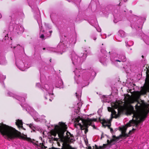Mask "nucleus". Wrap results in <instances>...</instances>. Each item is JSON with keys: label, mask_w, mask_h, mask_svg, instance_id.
<instances>
[{"label": "nucleus", "mask_w": 149, "mask_h": 149, "mask_svg": "<svg viewBox=\"0 0 149 149\" xmlns=\"http://www.w3.org/2000/svg\"><path fill=\"white\" fill-rule=\"evenodd\" d=\"M134 95L135 97H130L127 100L129 104L127 107L126 112L129 115L136 114L141 115V113L140 114V112L143 107L144 103L142 100L140 102L138 99L140 95L139 91L135 92Z\"/></svg>", "instance_id": "nucleus-1"}, {"label": "nucleus", "mask_w": 149, "mask_h": 149, "mask_svg": "<svg viewBox=\"0 0 149 149\" xmlns=\"http://www.w3.org/2000/svg\"><path fill=\"white\" fill-rule=\"evenodd\" d=\"M76 42V39L75 38H71L69 40V39H67L66 40L63 41L59 43L57 46V49L54 48H50L49 50L52 52H58L61 54H62L61 52L62 51L63 52L65 51V49L66 48L70 46L74 45Z\"/></svg>", "instance_id": "nucleus-2"}, {"label": "nucleus", "mask_w": 149, "mask_h": 149, "mask_svg": "<svg viewBox=\"0 0 149 149\" xmlns=\"http://www.w3.org/2000/svg\"><path fill=\"white\" fill-rule=\"evenodd\" d=\"M93 119L88 118L86 119L81 118L80 117L76 118L75 119V126L77 128L81 130H84V132L86 134L88 132L87 127L90 125H92Z\"/></svg>", "instance_id": "nucleus-3"}, {"label": "nucleus", "mask_w": 149, "mask_h": 149, "mask_svg": "<svg viewBox=\"0 0 149 149\" xmlns=\"http://www.w3.org/2000/svg\"><path fill=\"white\" fill-rule=\"evenodd\" d=\"M87 56L86 53L83 54L82 56L78 57V56L74 52L72 53L71 58L73 64L75 65L80 64L85 59Z\"/></svg>", "instance_id": "nucleus-4"}, {"label": "nucleus", "mask_w": 149, "mask_h": 149, "mask_svg": "<svg viewBox=\"0 0 149 149\" xmlns=\"http://www.w3.org/2000/svg\"><path fill=\"white\" fill-rule=\"evenodd\" d=\"M45 90L47 92L46 95L45 96L46 100L49 99V101H52L53 98V94L51 93L52 88L49 87L48 84H46L45 86Z\"/></svg>", "instance_id": "nucleus-5"}, {"label": "nucleus", "mask_w": 149, "mask_h": 149, "mask_svg": "<svg viewBox=\"0 0 149 149\" xmlns=\"http://www.w3.org/2000/svg\"><path fill=\"white\" fill-rule=\"evenodd\" d=\"M98 120L100 122L102 125V126L105 128L106 127H107L109 129L111 128V119H100V117L99 118Z\"/></svg>", "instance_id": "nucleus-6"}, {"label": "nucleus", "mask_w": 149, "mask_h": 149, "mask_svg": "<svg viewBox=\"0 0 149 149\" xmlns=\"http://www.w3.org/2000/svg\"><path fill=\"white\" fill-rule=\"evenodd\" d=\"M7 95L8 96H12L21 102H23L25 101V98L24 97H22L21 96L14 94L10 92H8Z\"/></svg>", "instance_id": "nucleus-7"}, {"label": "nucleus", "mask_w": 149, "mask_h": 149, "mask_svg": "<svg viewBox=\"0 0 149 149\" xmlns=\"http://www.w3.org/2000/svg\"><path fill=\"white\" fill-rule=\"evenodd\" d=\"M16 64L18 68L22 71H24L26 68H28L26 64H24L23 62L21 61H19L18 62L16 61Z\"/></svg>", "instance_id": "nucleus-8"}, {"label": "nucleus", "mask_w": 149, "mask_h": 149, "mask_svg": "<svg viewBox=\"0 0 149 149\" xmlns=\"http://www.w3.org/2000/svg\"><path fill=\"white\" fill-rule=\"evenodd\" d=\"M81 69H78L76 68L75 70L74 71V72L75 74V76L74 77V79L75 81H76L77 84L79 83L78 81L80 80V78L79 77L81 74Z\"/></svg>", "instance_id": "nucleus-9"}, {"label": "nucleus", "mask_w": 149, "mask_h": 149, "mask_svg": "<svg viewBox=\"0 0 149 149\" xmlns=\"http://www.w3.org/2000/svg\"><path fill=\"white\" fill-rule=\"evenodd\" d=\"M24 29L23 26L19 25H16L14 29V31L17 33L20 34L24 31Z\"/></svg>", "instance_id": "nucleus-10"}, {"label": "nucleus", "mask_w": 149, "mask_h": 149, "mask_svg": "<svg viewBox=\"0 0 149 149\" xmlns=\"http://www.w3.org/2000/svg\"><path fill=\"white\" fill-rule=\"evenodd\" d=\"M127 128L125 126H123L122 127L120 128V130L121 131V134L119 136L120 138L122 137H127L129 136L128 134L126 133Z\"/></svg>", "instance_id": "nucleus-11"}, {"label": "nucleus", "mask_w": 149, "mask_h": 149, "mask_svg": "<svg viewBox=\"0 0 149 149\" xmlns=\"http://www.w3.org/2000/svg\"><path fill=\"white\" fill-rule=\"evenodd\" d=\"M63 83L62 80L59 78L56 84V87L59 88H63Z\"/></svg>", "instance_id": "nucleus-12"}, {"label": "nucleus", "mask_w": 149, "mask_h": 149, "mask_svg": "<svg viewBox=\"0 0 149 149\" xmlns=\"http://www.w3.org/2000/svg\"><path fill=\"white\" fill-rule=\"evenodd\" d=\"M16 124L19 127H23V123L22 120L18 119L16 120Z\"/></svg>", "instance_id": "nucleus-13"}, {"label": "nucleus", "mask_w": 149, "mask_h": 149, "mask_svg": "<svg viewBox=\"0 0 149 149\" xmlns=\"http://www.w3.org/2000/svg\"><path fill=\"white\" fill-rule=\"evenodd\" d=\"M112 138L113 139L110 140L111 143H112L115 141L118 140L120 138L119 136L116 137L115 135H113Z\"/></svg>", "instance_id": "nucleus-14"}, {"label": "nucleus", "mask_w": 149, "mask_h": 149, "mask_svg": "<svg viewBox=\"0 0 149 149\" xmlns=\"http://www.w3.org/2000/svg\"><path fill=\"white\" fill-rule=\"evenodd\" d=\"M6 76L2 75L1 74H0V82L2 84H4L3 81L6 79Z\"/></svg>", "instance_id": "nucleus-15"}, {"label": "nucleus", "mask_w": 149, "mask_h": 149, "mask_svg": "<svg viewBox=\"0 0 149 149\" xmlns=\"http://www.w3.org/2000/svg\"><path fill=\"white\" fill-rule=\"evenodd\" d=\"M113 105H112V107L114 109H116L119 107L120 103L118 101H116L115 103H113Z\"/></svg>", "instance_id": "nucleus-16"}, {"label": "nucleus", "mask_w": 149, "mask_h": 149, "mask_svg": "<svg viewBox=\"0 0 149 149\" xmlns=\"http://www.w3.org/2000/svg\"><path fill=\"white\" fill-rule=\"evenodd\" d=\"M111 118L110 119H112L113 118H115V117H116V116H117V114H116V112L115 111V110H113L112 111V113H111Z\"/></svg>", "instance_id": "nucleus-17"}, {"label": "nucleus", "mask_w": 149, "mask_h": 149, "mask_svg": "<svg viewBox=\"0 0 149 149\" xmlns=\"http://www.w3.org/2000/svg\"><path fill=\"white\" fill-rule=\"evenodd\" d=\"M81 91H77L76 93V96L78 99L79 100L80 97L81 96Z\"/></svg>", "instance_id": "nucleus-18"}, {"label": "nucleus", "mask_w": 149, "mask_h": 149, "mask_svg": "<svg viewBox=\"0 0 149 149\" xmlns=\"http://www.w3.org/2000/svg\"><path fill=\"white\" fill-rule=\"evenodd\" d=\"M4 35V37L3 38V40H5L6 39H8V33L7 32H6V31H5L3 33Z\"/></svg>", "instance_id": "nucleus-19"}, {"label": "nucleus", "mask_w": 149, "mask_h": 149, "mask_svg": "<svg viewBox=\"0 0 149 149\" xmlns=\"http://www.w3.org/2000/svg\"><path fill=\"white\" fill-rule=\"evenodd\" d=\"M46 84L44 86H41L40 84V83H37L36 84V86L39 87L42 90L45 89V86Z\"/></svg>", "instance_id": "nucleus-20"}, {"label": "nucleus", "mask_w": 149, "mask_h": 149, "mask_svg": "<svg viewBox=\"0 0 149 149\" xmlns=\"http://www.w3.org/2000/svg\"><path fill=\"white\" fill-rule=\"evenodd\" d=\"M27 125H29L30 127L33 130H34V129H35V127L33 123H31L30 124H27Z\"/></svg>", "instance_id": "nucleus-21"}, {"label": "nucleus", "mask_w": 149, "mask_h": 149, "mask_svg": "<svg viewBox=\"0 0 149 149\" xmlns=\"http://www.w3.org/2000/svg\"><path fill=\"white\" fill-rule=\"evenodd\" d=\"M118 111L117 116H116V117H115V118H116L120 116L122 112L119 109H118Z\"/></svg>", "instance_id": "nucleus-22"}, {"label": "nucleus", "mask_w": 149, "mask_h": 149, "mask_svg": "<svg viewBox=\"0 0 149 149\" xmlns=\"http://www.w3.org/2000/svg\"><path fill=\"white\" fill-rule=\"evenodd\" d=\"M131 123L132 124V122H130V121L129 123H128L126 124V127H127V128L128 127H130L131 126Z\"/></svg>", "instance_id": "nucleus-23"}, {"label": "nucleus", "mask_w": 149, "mask_h": 149, "mask_svg": "<svg viewBox=\"0 0 149 149\" xmlns=\"http://www.w3.org/2000/svg\"><path fill=\"white\" fill-rule=\"evenodd\" d=\"M33 119L36 121H41L40 118H37L36 117H33Z\"/></svg>", "instance_id": "nucleus-24"}, {"label": "nucleus", "mask_w": 149, "mask_h": 149, "mask_svg": "<svg viewBox=\"0 0 149 149\" xmlns=\"http://www.w3.org/2000/svg\"><path fill=\"white\" fill-rule=\"evenodd\" d=\"M37 22H38L39 24V27H40V33H41V32H42V31H43V30H42V26H40L39 23V22H38V21L37 20Z\"/></svg>", "instance_id": "nucleus-25"}, {"label": "nucleus", "mask_w": 149, "mask_h": 149, "mask_svg": "<svg viewBox=\"0 0 149 149\" xmlns=\"http://www.w3.org/2000/svg\"><path fill=\"white\" fill-rule=\"evenodd\" d=\"M108 110L109 111L112 112L113 110H114L111 107H108Z\"/></svg>", "instance_id": "nucleus-26"}, {"label": "nucleus", "mask_w": 149, "mask_h": 149, "mask_svg": "<svg viewBox=\"0 0 149 149\" xmlns=\"http://www.w3.org/2000/svg\"><path fill=\"white\" fill-rule=\"evenodd\" d=\"M45 116L44 115H42L41 116V118L42 119V121L44 122H45L46 121V120L45 119Z\"/></svg>", "instance_id": "nucleus-27"}, {"label": "nucleus", "mask_w": 149, "mask_h": 149, "mask_svg": "<svg viewBox=\"0 0 149 149\" xmlns=\"http://www.w3.org/2000/svg\"><path fill=\"white\" fill-rule=\"evenodd\" d=\"M40 38L42 39H45V38L44 35L43 34H42L40 36Z\"/></svg>", "instance_id": "nucleus-28"}, {"label": "nucleus", "mask_w": 149, "mask_h": 149, "mask_svg": "<svg viewBox=\"0 0 149 149\" xmlns=\"http://www.w3.org/2000/svg\"><path fill=\"white\" fill-rule=\"evenodd\" d=\"M122 58H123V59L121 61H122L124 62L126 61V58L124 56H123Z\"/></svg>", "instance_id": "nucleus-29"}, {"label": "nucleus", "mask_w": 149, "mask_h": 149, "mask_svg": "<svg viewBox=\"0 0 149 149\" xmlns=\"http://www.w3.org/2000/svg\"><path fill=\"white\" fill-rule=\"evenodd\" d=\"M89 78V76L86 77V79L85 77L84 76L83 77V79L84 81H86L87 80H88Z\"/></svg>", "instance_id": "nucleus-30"}, {"label": "nucleus", "mask_w": 149, "mask_h": 149, "mask_svg": "<svg viewBox=\"0 0 149 149\" xmlns=\"http://www.w3.org/2000/svg\"><path fill=\"white\" fill-rule=\"evenodd\" d=\"M13 47L14 49H15V48H19L20 47L19 45H17V46H13Z\"/></svg>", "instance_id": "nucleus-31"}, {"label": "nucleus", "mask_w": 149, "mask_h": 149, "mask_svg": "<svg viewBox=\"0 0 149 149\" xmlns=\"http://www.w3.org/2000/svg\"><path fill=\"white\" fill-rule=\"evenodd\" d=\"M89 24L93 26V21L92 20H91V21H89Z\"/></svg>", "instance_id": "nucleus-32"}, {"label": "nucleus", "mask_w": 149, "mask_h": 149, "mask_svg": "<svg viewBox=\"0 0 149 149\" xmlns=\"http://www.w3.org/2000/svg\"><path fill=\"white\" fill-rule=\"evenodd\" d=\"M135 130V129L133 128L132 130H130L128 134H130L134 130Z\"/></svg>", "instance_id": "nucleus-33"}, {"label": "nucleus", "mask_w": 149, "mask_h": 149, "mask_svg": "<svg viewBox=\"0 0 149 149\" xmlns=\"http://www.w3.org/2000/svg\"><path fill=\"white\" fill-rule=\"evenodd\" d=\"M97 118H94V122H97Z\"/></svg>", "instance_id": "nucleus-34"}, {"label": "nucleus", "mask_w": 149, "mask_h": 149, "mask_svg": "<svg viewBox=\"0 0 149 149\" xmlns=\"http://www.w3.org/2000/svg\"><path fill=\"white\" fill-rule=\"evenodd\" d=\"M109 129H110V131L111 132V133H112L113 131V129L111 128H110Z\"/></svg>", "instance_id": "nucleus-35"}, {"label": "nucleus", "mask_w": 149, "mask_h": 149, "mask_svg": "<svg viewBox=\"0 0 149 149\" xmlns=\"http://www.w3.org/2000/svg\"><path fill=\"white\" fill-rule=\"evenodd\" d=\"M104 137L103 134H102L101 135V139H102Z\"/></svg>", "instance_id": "nucleus-36"}, {"label": "nucleus", "mask_w": 149, "mask_h": 149, "mask_svg": "<svg viewBox=\"0 0 149 149\" xmlns=\"http://www.w3.org/2000/svg\"><path fill=\"white\" fill-rule=\"evenodd\" d=\"M88 149H92L91 147V146H89L88 147Z\"/></svg>", "instance_id": "nucleus-37"}, {"label": "nucleus", "mask_w": 149, "mask_h": 149, "mask_svg": "<svg viewBox=\"0 0 149 149\" xmlns=\"http://www.w3.org/2000/svg\"><path fill=\"white\" fill-rule=\"evenodd\" d=\"M116 61H118V62H121V61H120V60H116Z\"/></svg>", "instance_id": "nucleus-38"}, {"label": "nucleus", "mask_w": 149, "mask_h": 149, "mask_svg": "<svg viewBox=\"0 0 149 149\" xmlns=\"http://www.w3.org/2000/svg\"><path fill=\"white\" fill-rule=\"evenodd\" d=\"M23 96H24V97H26V94H24V95H23Z\"/></svg>", "instance_id": "nucleus-39"}, {"label": "nucleus", "mask_w": 149, "mask_h": 149, "mask_svg": "<svg viewBox=\"0 0 149 149\" xmlns=\"http://www.w3.org/2000/svg\"><path fill=\"white\" fill-rule=\"evenodd\" d=\"M20 105H21L22 106V107H24V106H23V105H22V104H20Z\"/></svg>", "instance_id": "nucleus-40"}, {"label": "nucleus", "mask_w": 149, "mask_h": 149, "mask_svg": "<svg viewBox=\"0 0 149 149\" xmlns=\"http://www.w3.org/2000/svg\"><path fill=\"white\" fill-rule=\"evenodd\" d=\"M49 33L50 34H51V33L52 32V31H49Z\"/></svg>", "instance_id": "nucleus-41"}, {"label": "nucleus", "mask_w": 149, "mask_h": 149, "mask_svg": "<svg viewBox=\"0 0 149 149\" xmlns=\"http://www.w3.org/2000/svg\"><path fill=\"white\" fill-rule=\"evenodd\" d=\"M96 127L94 125V129H95Z\"/></svg>", "instance_id": "nucleus-42"}, {"label": "nucleus", "mask_w": 149, "mask_h": 149, "mask_svg": "<svg viewBox=\"0 0 149 149\" xmlns=\"http://www.w3.org/2000/svg\"><path fill=\"white\" fill-rule=\"evenodd\" d=\"M96 39V38H94V40H95Z\"/></svg>", "instance_id": "nucleus-43"}, {"label": "nucleus", "mask_w": 149, "mask_h": 149, "mask_svg": "<svg viewBox=\"0 0 149 149\" xmlns=\"http://www.w3.org/2000/svg\"><path fill=\"white\" fill-rule=\"evenodd\" d=\"M127 95L129 97H130V95L129 94H127Z\"/></svg>", "instance_id": "nucleus-44"}, {"label": "nucleus", "mask_w": 149, "mask_h": 149, "mask_svg": "<svg viewBox=\"0 0 149 149\" xmlns=\"http://www.w3.org/2000/svg\"><path fill=\"white\" fill-rule=\"evenodd\" d=\"M43 50H45V48H43Z\"/></svg>", "instance_id": "nucleus-45"}, {"label": "nucleus", "mask_w": 149, "mask_h": 149, "mask_svg": "<svg viewBox=\"0 0 149 149\" xmlns=\"http://www.w3.org/2000/svg\"><path fill=\"white\" fill-rule=\"evenodd\" d=\"M142 58H144V56H143V55H142Z\"/></svg>", "instance_id": "nucleus-46"}, {"label": "nucleus", "mask_w": 149, "mask_h": 149, "mask_svg": "<svg viewBox=\"0 0 149 149\" xmlns=\"http://www.w3.org/2000/svg\"><path fill=\"white\" fill-rule=\"evenodd\" d=\"M1 17V15L0 14V18Z\"/></svg>", "instance_id": "nucleus-47"}, {"label": "nucleus", "mask_w": 149, "mask_h": 149, "mask_svg": "<svg viewBox=\"0 0 149 149\" xmlns=\"http://www.w3.org/2000/svg\"><path fill=\"white\" fill-rule=\"evenodd\" d=\"M50 62H51V59H50Z\"/></svg>", "instance_id": "nucleus-48"}, {"label": "nucleus", "mask_w": 149, "mask_h": 149, "mask_svg": "<svg viewBox=\"0 0 149 149\" xmlns=\"http://www.w3.org/2000/svg\"><path fill=\"white\" fill-rule=\"evenodd\" d=\"M120 3L119 4V6H120Z\"/></svg>", "instance_id": "nucleus-49"}, {"label": "nucleus", "mask_w": 149, "mask_h": 149, "mask_svg": "<svg viewBox=\"0 0 149 149\" xmlns=\"http://www.w3.org/2000/svg\"><path fill=\"white\" fill-rule=\"evenodd\" d=\"M26 111H27V108H26Z\"/></svg>", "instance_id": "nucleus-50"}, {"label": "nucleus", "mask_w": 149, "mask_h": 149, "mask_svg": "<svg viewBox=\"0 0 149 149\" xmlns=\"http://www.w3.org/2000/svg\"><path fill=\"white\" fill-rule=\"evenodd\" d=\"M40 81H41V79H40Z\"/></svg>", "instance_id": "nucleus-51"}]
</instances>
